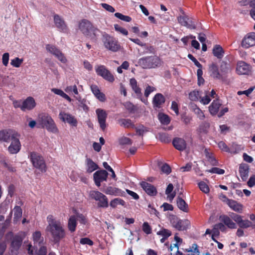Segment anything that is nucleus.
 <instances>
[{
	"label": "nucleus",
	"mask_w": 255,
	"mask_h": 255,
	"mask_svg": "<svg viewBox=\"0 0 255 255\" xmlns=\"http://www.w3.org/2000/svg\"><path fill=\"white\" fill-rule=\"evenodd\" d=\"M172 226L178 231L186 230L190 226V222L187 219L181 220L178 218L171 220Z\"/></svg>",
	"instance_id": "10"
},
{
	"label": "nucleus",
	"mask_w": 255,
	"mask_h": 255,
	"mask_svg": "<svg viewBox=\"0 0 255 255\" xmlns=\"http://www.w3.org/2000/svg\"><path fill=\"white\" fill-rule=\"evenodd\" d=\"M186 252L190 253L188 255H198L199 251L198 250V246L196 244H193L192 247H190L188 249L185 250Z\"/></svg>",
	"instance_id": "46"
},
{
	"label": "nucleus",
	"mask_w": 255,
	"mask_h": 255,
	"mask_svg": "<svg viewBox=\"0 0 255 255\" xmlns=\"http://www.w3.org/2000/svg\"><path fill=\"white\" fill-rule=\"evenodd\" d=\"M157 235H160L165 238H168L171 235V232L169 230L166 229H163L157 232Z\"/></svg>",
	"instance_id": "54"
},
{
	"label": "nucleus",
	"mask_w": 255,
	"mask_h": 255,
	"mask_svg": "<svg viewBox=\"0 0 255 255\" xmlns=\"http://www.w3.org/2000/svg\"><path fill=\"white\" fill-rule=\"evenodd\" d=\"M46 49L51 54L55 56V57H56L57 54H58L61 51L55 46L50 44H47L46 45Z\"/></svg>",
	"instance_id": "43"
},
{
	"label": "nucleus",
	"mask_w": 255,
	"mask_h": 255,
	"mask_svg": "<svg viewBox=\"0 0 255 255\" xmlns=\"http://www.w3.org/2000/svg\"><path fill=\"white\" fill-rule=\"evenodd\" d=\"M80 243L82 245H88L90 246L93 245V242L88 238H81L80 241Z\"/></svg>",
	"instance_id": "61"
},
{
	"label": "nucleus",
	"mask_w": 255,
	"mask_h": 255,
	"mask_svg": "<svg viewBox=\"0 0 255 255\" xmlns=\"http://www.w3.org/2000/svg\"><path fill=\"white\" fill-rule=\"evenodd\" d=\"M65 91L67 93L73 92L75 95H78V91L76 85L67 86L65 89Z\"/></svg>",
	"instance_id": "58"
},
{
	"label": "nucleus",
	"mask_w": 255,
	"mask_h": 255,
	"mask_svg": "<svg viewBox=\"0 0 255 255\" xmlns=\"http://www.w3.org/2000/svg\"><path fill=\"white\" fill-rule=\"evenodd\" d=\"M125 108L130 114H134L137 110L136 106L134 105L132 103L129 102H127L124 104Z\"/></svg>",
	"instance_id": "44"
},
{
	"label": "nucleus",
	"mask_w": 255,
	"mask_h": 255,
	"mask_svg": "<svg viewBox=\"0 0 255 255\" xmlns=\"http://www.w3.org/2000/svg\"><path fill=\"white\" fill-rule=\"evenodd\" d=\"M23 239L19 235L14 236L11 241V251H17L21 247Z\"/></svg>",
	"instance_id": "29"
},
{
	"label": "nucleus",
	"mask_w": 255,
	"mask_h": 255,
	"mask_svg": "<svg viewBox=\"0 0 255 255\" xmlns=\"http://www.w3.org/2000/svg\"><path fill=\"white\" fill-rule=\"evenodd\" d=\"M90 196L92 199L98 201V206L101 208L108 207V199L107 197L98 191L93 190L90 192Z\"/></svg>",
	"instance_id": "7"
},
{
	"label": "nucleus",
	"mask_w": 255,
	"mask_h": 255,
	"mask_svg": "<svg viewBox=\"0 0 255 255\" xmlns=\"http://www.w3.org/2000/svg\"><path fill=\"white\" fill-rule=\"evenodd\" d=\"M138 63L144 69L155 68L160 65L161 60L156 55L145 56L140 58Z\"/></svg>",
	"instance_id": "3"
},
{
	"label": "nucleus",
	"mask_w": 255,
	"mask_h": 255,
	"mask_svg": "<svg viewBox=\"0 0 255 255\" xmlns=\"http://www.w3.org/2000/svg\"><path fill=\"white\" fill-rule=\"evenodd\" d=\"M23 61V59H20L18 57H15L11 60L10 64L14 67L18 68L20 66Z\"/></svg>",
	"instance_id": "51"
},
{
	"label": "nucleus",
	"mask_w": 255,
	"mask_h": 255,
	"mask_svg": "<svg viewBox=\"0 0 255 255\" xmlns=\"http://www.w3.org/2000/svg\"><path fill=\"white\" fill-rule=\"evenodd\" d=\"M218 146L221 150H223L224 151L227 152H230V148L226 144V143L223 141H221L218 143Z\"/></svg>",
	"instance_id": "62"
},
{
	"label": "nucleus",
	"mask_w": 255,
	"mask_h": 255,
	"mask_svg": "<svg viewBox=\"0 0 255 255\" xmlns=\"http://www.w3.org/2000/svg\"><path fill=\"white\" fill-rule=\"evenodd\" d=\"M220 71L222 75V82H225L228 77V74L232 71L230 64L227 61H222L220 66Z\"/></svg>",
	"instance_id": "18"
},
{
	"label": "nucleus",
	"mask_w": 255,
	"mask_h": 255,
	"mask_svg": "<svg viewBox=\"0 0 255 255\" xmlns=\"http://www.w3.org/2000/svg\"><path fill=\"white\" fill-rule=\"evenodd\" d=\"M40 122L42 127L45 128L48 131L54 133L58 132V129L54 120L50 116L45 115H42L40 118Z\"/></svg>",
	"instance_id": "6"
},
{
	"label": "nucleus",
	"mask_w": 255,
	"mask_h": 255,
	"mask_svg": "<svg viewBox=\"0 0 255 255\" xmlns=\"http://www.w3.org/2000/svg\"><path fill=\"white\" fill-rule=\"evenodd\" d=\"M158 118L161 124L164 125H168L170 122V117L164 113H159Z\"/></svg>",
	"instance_id": "40"
},
{
	"label": "nucleus",
	"mask_w": 255,
	"mask_h": 255,
	"mask_svg": "<svg viewBox=\"0 0 255 255\" xmlns=\"http://www.w3.org/2000/svg\"><path fill=\"white\" fill-rule=\"evenodd\" d=\"M60 119L64 123H67L71 126L76 127L77 126V121L74 116L69 113L65 112H61L59 115Z\"/></svg>",
	"instance_id": "13"
},
{
	"label": "nucleus",
	"mask_w": 255,
	"mask_h": 255,
	"mask_svg": "<svg viewBox=\"0 0 255 255\" xmlns=\"http://www.w3.org/2000/svg\"><path fill=\"white\" fill-rule=\"evenodd\" d=\"M118 205H121L125 207H126V202L121 198H115L111 201L110 205L113 208H115Z\"/></svg>",
	"instance_id": "38"
},
{
	"label": "nucleus",
	"mask_w": 255,
	"mask_h": 255,
	"mask_svg": "<svg viewBox=\"0 0 255 255\" xmlns=\"http://www.w3.org/2000/svg\"><path fill=\"white\" fill-rule=\"evenodd\" d=\"M14 221H18L22 217V210L20 206H16L14 208Z\"/></svg>",
	"instance_id": "41"
},
{
	"label": "nucleus",
	"mask_w": 255,
	"mask_h": 255,
	"mask_svg": "<svg viewBox=\"0 0 255 255\" xmlns=\"http://www.w3.org/2000/svg\"><path fill=\"white\" fill-rule=\"evenodd\" d=\"M17 131L11 129H6L0 130V141L9 142L10 139L15 137Z\"/></svg>",
	"instance_id": "14"
},
{
	"label": "nucleus",
	"mask_w": 255,
	"mask_h": 255,
	"mask_svg": "<svg viewBox=\"0 0 255 255\" xmlns=\"http://www.w3.org/2000/svg\"><path fill=\"white\" fill-rule=\"evenodd\" d=\"M159 139L164 143H169L171 138L169 134L165 132L159 133L158 134Z\"/></svg>",
	"instance_id": "45"
},
{
	"label": "nucleus",
	"mask_w": 255,
	"mask_h": 255,
	"mask_svg": "<svg viewBox=\"0 0 255 255\" xmlns=\"http://www.w3.org/2000/svg\"><path fill=\"white\" fill-rule=\"evenodd\" d=\"M91 90L95 96L101 102H104L106 101V96L101 92L99 87L96 85L91 86Z\"/></svg>",
	"instance_id": "30"
},
{
	"label": "nucleus",
	"mask_w": 255,
	"mask_h": 255,
	"mask_svg": "<svg viewBox=\"0 0 255 255\" xmlns=\"http://www.w3.org/2000/svg\"><path fill=\"white\" fill-rule=\"evenodd\" d=\"M219 220L230 229L237 228L236 224L227 215H221L219 217Z\"/></svg>",
	"instance_id": "31"
},
{
	"label": "nucleus",
	"mask_w": 255,
	"mask_h": 255,
	"mask_svg": "<svg viewBox=\"0 0 255 255\" xmlns=\"http://www.w3.org/2000/svg\"><path fill=\"white\" fill-rule=\"evenodd\" d=\"M161 170L164 173L167 175L169 174L171 172V169L170 166L167 163H164L161 167Z\"/></svg>",
	"instance_id": "60"
},
{
	"label": "nucleus",
	"mask_w": 255,
	"mask_h": 255,
	"mask_svg": "<svg viewBox=\"0 0 255 255\" xmlns=\"http://www.w3.org/2000/svg\"><path fill=\"white\" fill-rule=\"evenodd\" d=\"M236 71L239 74H248L250 71V66L245 62L240 61L238 62Z\"/></svg>",
	"instance_id": "21"
},
{
	"label": "nucleus",
	"mask_w": 255,
	"mask_h": 255,
	"mask_svg": "<svg viewBox=\"0 0 255 255\" xmlns=\"http://www.w3.org/2000/svg\"><path fill=\"white\" fill-rule=\"evenodd\" d=\"M242 45L246 48L255 45V32H252L247 34L242 40Z\"/></svg>",
	"instance_id": "17"
},
{
	"label": "nucleus",
	"mask_w": 255,
	"mask_h": 255,
	"mask_svg": "<svg viewBox=\"0 0 255 255\" xmlns=\"http://www.w3.org/2000/svg\"><path fill=\"white\" fill-rule=\"evenodd\" d=\"M96 113L100 127L103 130H104L106 128V122L108 114L104 110L101 109H97L96 110Z\"/></svg>",
	"instance_id": "15"
},
{
	"label": "nucleus",
	"mask_w": 255,
	"mask_h": 255,
	"mask_svg": "<svg viewBox=\"0 0 255 255\" xmlns=\"http://www.w3.org/2000/svg\"><path fill=\"white\" fill-rule=\"evenodd\" d=\"M209 128L210 124L209 123L203 122L199 125L197 131L200 134H207Z\"/></svg>",
	"instance_id": "39"
},
{
	"label": "nucleus",
	"mask_w": 255,
	"mask_h": 255,
	"mask_svg": "<svg viewBox=\"0 0 255 255\" xmlns=\"http://www.w3.org/2000/svg\"><path fill=\"white\" fill-rule=\"evenodd\" d=\"M140 185L146 194L150 196H156L157 194L156 187L147 182L142 181L140 183Z\"/></svg>",
	"instance_id": "19"
},
{
	"label": "nucleus",
	"mask_w": 255,
	"mask_h": 255,
	"mask_svg": "<svg viewBox=\"0 0 255 255\" xmlns=\"http://www.w3.org/2000/svg\"><path fill=\"white\" fill-rule=\"evenodd\" d=\"M118 123L121 127H124L125 128H135L134 123L129 119H121L118 120Z\"/></svg>",
	"instance_id": "35"
},
{
	"label": "nucleus",
	"mask_w": 255,
	"mask_h": 255,
	"mask_svg": "<svg viewBox=\"0 0 255 255\" xmlns=\"http://www.w3.org/2000/svg\"><path fill=\"white\" fill-rule=\"evenodd\" d=\"M103 42L105 47L112 52H117L121 49L118 41L108 34L103 35Z\"/></svg>",
	"instance_id": "5"
},
{
	"label": "nucleus",
	"mask_w": 255,
	"mask_h": 255,
	"mask_svg": "<svg viewBox=\"0 0 255 255\" xmlns=\"http://www.w3.org/2000/svg\"><path fill=\"white\" fill-rule=\"evenodd\" d=\"M103 191L107 195L125 197V192L121 189L112 186H105Z\"/></svg>",
	"instance_id": "20"
},
{
	"label": "nucleus",
	"mask_w": 255,
	"mask_h": 255,
	"mask_svg": "<svg viewBox=\"0 0 255 255\" xmlns=\"http://www.w3.org/2000/svg\"><path fill=\"white\" fill-rule=\"evenodd\" d=\"M194 112L200 120H203L205 117L203 112L197 107L194 109Z\"/></svg>",
	"instance_id": "57"
},
{
	"label": "nucleus",
	"mask_w": 255,
	"mask_h": 255,
	"mask_svg": "<svg viewBox=\"0 0 255 255\" xmlns=\"http://www.w3.org/2000/svg\"><path fill=\"white\" fill-rule=\"evenodd\" d=\"M241 228L246 229L249 227H253V223L248 220H243L242 219L241 222L238 224Z\"/></svg>",
	"instance_id": "48"
},
{
	"label": "nucleus",
	"mask_w": 255,
	"mask_h": 255,
	"mask_svg": "<svg viewBox=\"0 0 255 255\" xmlns=\"http://www.w3.org/2000/svg\"><path fill=\"white\" fill-rule=\"evenodd\" d=\"M33 166L42 172L46 171L47 167L43 157L38 153L30 152L28 156Z\"/></svg>",
	"instance_id": "4"
},
{
	"label": "nucleus",
	"mask_w": 255,
	"mask_h": 255,
	"mask_svg": "<svg viewBox=\"0 0 255 255\" xmlns=\"http://www.w3.org/2000/svg\"><path fill=\"white\" fill-rule=\"evenodd\" d=\"M33 240L34 243L40 244L43 242V238L41 237V234L40 231H35L32 235Z\"/></svg>",
	"instance_id": "47"
},
{
	"label": "nucleus",
	"mask_w": 255,
	"mask_h": 255,
	"mask_svg": "<svg viewBox=\"0 0 255 255\" xmlns=\"http://www.w3.org/2000/svg\"><path fill=\"white\" fill-rule=\"evenodd\" d=\"M54 21L56 27L61 31L66 32L67 26L64 20L58 14L54 15Z\"/></svg>",
	"instance_id": "22"
},
{
	"label": "nucleus",
	"mask_w": 255,
	"mask_h": 255,
	"mask_svg": "<svg viewBox=\"0 0 255 255\" xmlns=\"http://www.w3.org/2000/svg\"><path fill=\"white\" fill-rule=\"evenodd\" d=\"M181 15L177 17L178 22L182 26H186L191 29H195L196 27V20L187 15L185 12L181 10Z\"/></svg>",
	"instance_id": "8"
},
{
	"label": "nucleus",
	"mask_w": 255,
	"mask_h": 255,
	"mask_svg": "<svg viewBox=\"0 0 255 255\" xmlns=\"http://www.w3.org/2000/svg\"><path fill=\"white\" fill-rule=\"evenodd\" d=\"M46 49L51 54L55 56V57H56L57 54H58L61 51L55 46L50 44H47L46 45Z\"/></svg>",
	"instance_id": "42"
},
{
	"label": "nucleus",
	"mask_w": 255,
	"mask_h": 255,
	"mask_svg": "<svg viewBox=\"0 0 255 255\" xmlns=\"http://www.w3.org/2000/svg\"><path fill=\"white\" fill-rule=\"evenodd\" d=\"M183 196V193L180 192L177 198L176 203L177 207L180 210L187 213L189 210L188 205L184 201V200L182 199Z\"/></svg>",
	"instance_id": "26"
},
{
	"label": "nucleus",
	"mask_w": 255,
	"mask_h": 255,
	"mask_svg": "<svg viewBox=\"0 0 255 255\" xmlns=\"http://www.w3.org/2000/svg\"><path fill=\"white\" fill-rule=\"evenodd\" d=\"M86 171L89 173L93 172L99 168L98 165L90 158L86 159Z\"/></svg>",
	"instance_id": "34"
},
{
	"label": "nucleus",
	"mask_w": 255,
	"mask_h": 255,
	"mask_svg": "<svg viewBox=\"0 0 255 255\" xmlns=\"http://www.w3.org/2000/svg\"><path fill=\"white\" fill-rule=\"evenodd\" d=\"M46 231L49 232L55 243H59L65 237V232L60 222H53L48 224Z\"/></svg>",
	"instance_id": "2"
},
{
	"label": "nucleus",
	"mask_w": 255,
	"mask_h": 255,
	"mask_svg": "<svg viewBox=\"0 0 255 255\" xmlns=\"http://www.w3.org/2000/svg\"><path fill=\"white\" fill-rule=\"evenodd\" d=\"M142 230L144 233L147 235L150 234L152 233L151 227L147 222H145L143 223Z\"/></svg>",
	"instance_id": "53"
},
{
	"label": "nucleus",
	"mask_w": 255,
	"mask_h": 255,
	"mask_svg": "<svg viewBox=\"0 0 255 255\" xmlns=\"http://www.w3.org/2000/svg\"><path fill=\"white\" fill-rule=\"evenodd\" d=\"M250 5L252 7L250 11V15L255 20V0H252Z\"/></svg>",
	"instance_id": "63"
},
{
	"label": "nucleus",
	"mask_w": 255,
	"mask_h": 255,
	"mask_svg": "<svg viewBox=\"0 0 255 255\" xmlns=\"http://www.w3.org/2000/svg\"><path fill=\"white\" fill-rule=\"evenodd\" d=\"M230 216L231 218L237 223V224H239V223L241 222L242 217L241 215L232 213L230 215Z\"/></svg>",
	"instance_id": "64"
},
{
	"label": "nucleus",
	"mask_w": 255,
	"mask_h": 255,
	"mask_svg": "<svg viewBox=\"0 0 255 255\" xmlns=\"http://www.w3.org/2000/svg\"><path fill=\"white\" fill-rule=\"evenodd\" d=\"M20 135L17 132L14 137L10 139L11 143L8 147V151L10 154H16L19 152L21 148L19 141Z\"/></svg>",
	"instance_id": "11"
},
{
	"label": "nucleus",
	"mask_w": 255,
	"mask_h": 255,
	"mask_svg": "<svg viewBox=\"0 0 255 255\" xmlns=\"http://www.w3.org/2000/svg\"><path fill=\"white\" fill-rule=\"evenodd\" d=\"M208 71L211 77L222 81V75H221L219 67L216 63H212L209 66Z\"/></svg>",
	"instance_id": "16"
},
{
	"label": "nucleus",
	"mask_w": 255,
	"mask_h": 255,
	"mask_svg": "<svg viewBox=\"0 0 255 255\" xmlns=\"http://www.w3.org/2000/svg\"><path fill=\"white\" fill-rule=\"evenodd\" d=\"M212 53L215 57L221 59L224 57L225 51L221 45L216 44L213 47Z\"/></svg>",
	"instance_id": "33"
},
{
	"label": "nucleus",
	"mask_w": 255,
	"mask_h": 255,
	"mask_svg": "<svg viewBox=\"0 0 255 255\" xmlns=\"http://www.w3.org/2000/svg\"><path fill=\"white\" fill-rule=\"evenodd\" d=\"M114 28L116 31L120 32L124 35H127L128 34V31L125 28L120 26L118 24H114Z\"/></svg>",
	"instance_id": "56"
},
{
	"label": "nucleus",
	"mask_w": 255,
	"mask_h": 255,
	"mask_svg": "<svg viewBox=\"0 0 255 255\" xmlns=\"http://www.w3.org/2000/svg\"><path fill=\"white\" fill-rule=\"evenodd\" d=\"M165 102V98L164 96L161 93H157L153 98L152 104L154 108H160Z\"/></svg>",
	"instance_id": "27"
},
{
	"label": "nucleus",
	"mask_w": 255,
	"mask_h": 255,
	"mask_svg": "<svg viewBox=\"0 0 255 255\" xmlns=\"http://www.w3.org/2000/svg\"><path fill=\"white\" fill-rule=\"evenodd\" d=\"M239 171L243 181L246 180L248 176L249 166L247 164H241L239 166Z\"/></svg>",
	"instance_id": "32"
},
{
	"label": "nucleus",
	"mask_w": 255,
	"mask_h": 255,
	"mask_svg": "<svg viewBox=\"0 0 255 255\" xmlns=\"http://www.w3.org/2000/svg\"><path fill=\"white\" fill-rule=\"evenodd\" d=\"M189 99L193 101H198L200 98V94L199 92L198 91L194 90L192 92H191L189 94Z\"/></svg>",
	"instance_id": "49"
},
{
	"label": "nucleus",
	"mask_w": 255,
	"mask_h": 255,
	"mask_svg": "<svg viewBox=\"0 0 255 255\" xmlns=\"http://www.w3.org/2000/svg\"><path fill=\"white\" fill-rule=\"evenodd\" d=\"M108 173L105 170H100L96 171L93 174V178L96 185L99 187L101 182L106 181L108 178Z\"/></svg>",
	"instance_id": "12"
},
{
	"label": "nucleus",
	"mask_w": 255,
	"mask_h": 255,
	"mask_svg": "<svg viewBox=\"0 0 255 255\" xmlns=\"http://www.w3.org/2000/svg\"><path fill=\"white\" fill-rule=\"evenodd\" d=\"M181 118L182 121L186 125L189 124L192 120V118L186 114H182Z\"/></svg>",
	"instance_id": "59"
},
{
	"label": "nucleus",
	"mask_w": 255,
	"mask_h": 255,
	"mask_svg": "<svg viewBox=\"0 0 255 255\" xmlns=\"http://www.w3.org/2000/svg\"><path fill=\"white\" fill-rule=\"evenodd\" d=\"M172 144L174 147L179 151H183L186 148L185 140L180 137H175L173 139Z\"/></svg>",
	"instance_id": "25"
},
{
	"label": "nucleus",
	"mask_w": 255,
	"mask_h": 255,
	"mask_svg": "<svg viewBox=\"0 0 255 255\" xmlns=\"http://www.w3.org/2000/svg\"><path fill=\"white\" fill-rule=\"evenodd\" d=\"M222 105V103L219 99L213 100L209 107V111L210 114L212 116L216 115L219 111V109Z\"/></svg>",
	"instance_id": "28"
},
{
	"label": "nucleus",
	"mask_w": 255,
	"mask_h": 255,
	"mask_svg": "<svg viewBox=\"0 0 255 255\" xmlns=\"http://www.w3.org/2000/svg\"><path fill=\"white\" fill-rule=\"evenodd\" d=\"M79 27L82 32L91 39L96 40L97 37L100 36L101 33L100 29L94 26L89 20L85 19L81 20Z\"/></svg>",
	"instance_id": "1"
},
{
	"label": "nucleus",
	"mask_w": 255,
	"mask_h": 255,
	"mask_svg": "<svg viewBox=\"0 0 255 255\" xmlns=\"http://www.w3.org/2000/svg\"><path fill=\"white\" fill-rule=\"evenodd\" d=\"M200 189L204 193L207 194L209 192L210 189L208 185L204 181H201L198 183Z\"/></svg>",
	"instance_id": "50"
},
{
	"label": "nucleus",
	"mask_w": 255,
	"mask_h": 255,
	"mask_svg": "<svg viewBox=\"0 0 255 255\" xmlns=\"http://www.w3.org/2000/svg\"><path fill=\"white\" fill-rule=\"evenodd\" d=\"M129 84L132 90L134 91L136 97L138 99H141V97L142 96L141 89L138 86L136 79L134 78H131L129 80Z\"/></svg>",
	"instance_id": "24"
},
{
	"label": "nucleus",
	"mask_w": 255,
	"mask_h": 255,
	"mask_svg": "<svg viewBox=\"0 0 255 255\" xmlns=\"http://www.w3.org/2000/svg\"><path fill=\"white\" fill-rule=\"evenodd\" d=\"M136 130V134L139 136H142L144 132L148 131V130L143 125H140L138 127L134 128Z\"/></svg>",
	"instance_id": "52"
},
{
	"label": "nucleus",
	"mask_w": 255,
	"mask_h": 255,
	"mask_svg": "<svg viewBox=\"0 0 255 255\" xmlns=\"http://www.w3.org/2000/svg\"><path fill=\"white\" fill-rule=\"evenodd\" d=\"M77 225V223L75 216H71L68 221V228L69 230L71 233L75 232Z\"/></svg>",
	"instance_id": "37"
},
{
	"label": "nucleus",
	"mask_w": 255,
	"mask_h": 255,
	"mask_svg": "<svg viewBox=\"0 0 255 255\" xmlns=\"http://www.w3.org/2000/svg\"><path fill=\"white\" fill-rule=\"evenodd\" d=\"M205 153L206 157L208 159V160L213 165H215L217 163V161L214 157L212 155V154L209 152L206 149L205 150Z\"/></svg>",
	"instance_id": "55"
},
{
	"label": "nucleus",
	"mask_w": 255,
	"mask_h": 255,
	"mask_svg": "<svg viewBox=\"0 0 255 255\" xmlns=\"http://www.w3.org/2000/svg\"><path fill=\"white\" fill-rule=\"evenodd\" d=\"M227 204L234 211L239 213H241L242 212V205L241 204L238 203L237 201L232 199H230L228 201Z\"/></svg>",
	"instance_id": "36"
},
{
	"label": "nucleus",
	"mask_w": 255,
	"mask_h": 255,
	"mask_svg": "<svg viewBox=\"0 0 255 255\" xmlns=\"http://www.w3.org/2000/svg\"><path fill=\"white\" fill-rule=\"evenodd\" d=\"M95 71L98 75L101 76L104 79L110 82H113L115 80L113 75L104 65H100L96 66L95 67Z\"/></svg>",
	"instance_id": "9"
},
{
	"label": "nucleus",
	"mask_w": 255,
	"mask_h": 255,
	"mask_svg": "<svg viewBox=\"0 0 255 255\" xmlns=\"http://www.w3.org/2000/svg\"><path fill=\"white\" fill-rule=\"evenodd\" d=\"M36 106V103L33 98L28 97L23 102L21 106V110L23 111L31 110Z\"/></svg>",
	"instance_id": "23"
}]
</instances>
